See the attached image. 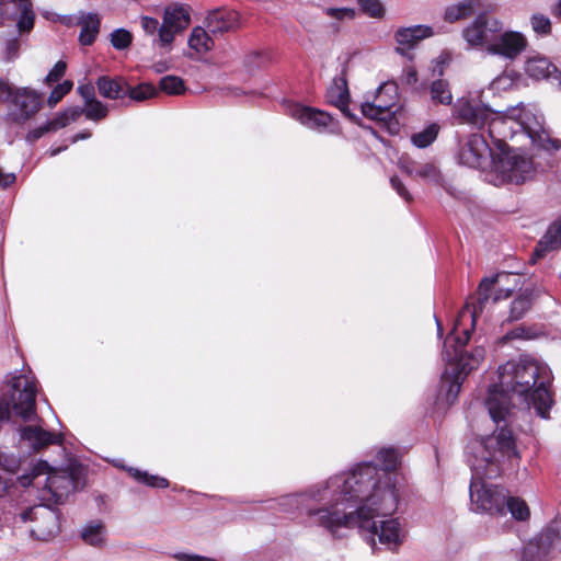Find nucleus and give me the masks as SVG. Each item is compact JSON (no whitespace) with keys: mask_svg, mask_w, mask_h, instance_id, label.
Masks as SVG:
<instances>
[{"mask_svg":"<svg viewBox=\"0 0 561 561\" xmlns=\"http://www.w3.org/2000/svg\"><path fill=\"white\" fill-rule=\"evenodd\" d=\"M377 470L367 465L348 477H332L323 485L307 493L285 497L286 504L298 507L312 501L319 507L307 506L309 523L340 537V529L357 528L376 552L380 543L389 551H398L407 533L398 518L377 522L391 515L398 506V492L389 483L377 489Z\"/></svg>","mask_w":561,"mask_h":561,"instance_id":"f257e3e1","label":"nucleus"},{"mask_svg":"<svg viewBox=\"0 0 561 561\" xmlns=\"http://www.w3.org/2000/svg\"><path fill=\"white\" fill-rule=\"evenodd\" d=\"M550 379L548 367L527 355L500 366L499 385L489 388L485 400L491 419L496 424L510 420L512 409V402L507 394L510 391L524 397L537 414L546 419L552 404L547 388Z\"/></svg>","mask_w":561,"mask_h":561,"instance_id":"f03ea898","label":"nucleus"},{"mask_svg":"<svg viewBox=\"0 0 561 561\" xmlns=\"http://www.w3.org/2000/svg\"><path fill=\"white\" fill-rule=\"evenodd\" d=\"M474 454L469 459L472 469L470 484L471 508L474 512H488L492 515H504L506 492L499 485L488 484L484 479L501 474L505 462L518 465L519 453L515 438L506 426L497 428L481 442L472 444Z\"/></svg>","mask_w":561,"mask_h":561,"instance_id":"7ed1b4c3","label":"nucleus"},{"mask_svg":"<svg viewBox=\"0 0 561 561\" xmlns=\"http://www.w3.org/2000/svg\"><path fill=\"white\" fill-rule=\"evenodd\" d=\"M499 279V275L485 277L480 282L477 291V302H467L463 309L459 312L455 322L451 334L455 340L454 354L448 351V360L456 362V374L449 383L446 393V399L454 402L458 397L461 383L465 377L473 369L478 368L485 355V350L481 346L476 347L471 353H463V347L470 340L471 332L474 329L477 317L482 312L485 304L490 299L491 291Z\"/></svg>","mask_w":561,"mask_h":561,"instance_id":"20e7f679","label":"nucleus"},{"mask_svg":"<svg viewBox=\"0 0 561 561\" xmlns=\"http://www.w3.org/2000/svg\"><path fill=\"white\" fill-rule=\"evenodd\" d=\"M507 116L511 121L518 123L539 148L547 151H558L561 148V141L552 138L546 130L543 115L535 104L520 103L510 107Z\"/></svg>","mask_w":561,"mask_h":561,"instance_id":"39448f33","label":"nucleus"},{"mask_svg":"<svg viewBox=\"0 0 561 561\" xmlns=\"http://www.w3.org/2000/svg\"><path fill=\"white\" fill-rule=\"evenodd\" d=\"M47 474L44 481V490H47L49 496H43L44 500L53 501L55 504H61L75 489V481L67 471H50L47 462L39 461L30 473L18 478L22 486H28L41 476Z\"/></svg>","mask_w":561,"mask_h":561,"instance_id":"423d86ee","label":"nucleus"},{"mask_svg":"<svg viewBox=\"0 0 561 561\" xmlns=\"http://www.w3.org/2000/svg\"><path fill=\"white\" fill-rule=\"evenodd\" d=\"M494 171L502 182L515 184L530 180L535 174L531 159L511 151L501 153L494 161Z\"/></svg>","mask_w":561,"mask_h":561,"instance_id":"0eeeda50","label":"nucleus"},{"mask_svg":"<svg viewBox=\"0 0 561 561\" xmlns=\"http://www.w3.org/2000/svg\"><path fill=\"white\" fill-rule=\"evenodd\" d=\"M485 12H480L473 22L462 31V35L470 46H483L489 53L496 33L504 28V24L501 20L486 15Z\"/></svg>","mask_w":561,"mask_h":561,"instance_id":"6e6552de","label":"nucleus"},{"mask_svg":"<svg viewBox=\"0 0 561 561\" xmlns=\"http://www.w3.org/2000/svg\"><path fill=\"white\" fill-rule=\"evenodd\" d=\"M20 517L23 522H35V525L31 531L39 540L50 539L56 534H58L60 528L58 511L49 506H35L22 512Z\"/></svg>","mask_w":561,"mask_h":561,"instance_id":"1a4fd4ad","label":"nucleus"},{"mask_svg":"<svg viewBox=\"0 0 561 561\" xmlns=\"http://www.w3.org/2000/svg\"><path fill=\"white\" fill-rule=\"evenodd\" d=\"M398 101V88L396 83L388 82L379 87L373 102H364L360 105L365 117L375 121H386L393 113L392 107Z\"/></svg>","mask_w":561,"mask_h":561,"instance_id":"9d476101","label":"nucleus"},{"mask_svg":"<svg viewBox=\"0 0 561 561\" xmlns=\"http://www.w3.org/2000/svg\"><path fill=\"white\" fill-rule=\"evenodd\" d=\"M191 22L188 9L183 5H172L165 9L163 21L159 27V45L170 46L178 33L184 31Z\"/></svg>","mask_w":561,"mask_h":561,"instance_id":"9b49d317","label":"nucleus"},{"mask_svg":"<svg viewBox=\"0 0 561 561\" xmlns=\"http://www.w3.org/2000/svg\"><path fill=\"white\" fill-rule=\"evenodd\" d=\"M434 31L428 25L417 24L411 26H400L393 34L397 44L396 51L409 59L413 58L412 50L424 39L432 37Z\"/></svg>","mask_w":561,"mask_h":561,"instance_id":"f8f14e48","label":"nucleus"},{"mask_svg":"<svg viewBox=\"0 0 561 561\" xmlns=\"http://www.w3.org/2000/svg\"><path fill=\"white\" fill-rule=\"evenodd\" d=\"M12 103L14 110L10 113V117L13 122L23 124L41 110L43 95L27 88L15 89Z\"/></svg>","mask_w":561,"mask_h":561,"instance_id":"ddd939ff","label":"nucleus"},{"mask_svg":"<svg viewBox=\"0 0 561 561\" xmlns=\"http://www.w3.org/2000/svg\"><path fill=\"white\" fill-rule=\"evenodd\" d=\"M526 36L517 31H501L496 33L493 44L489 48L492 55H499L505 59H516L527 48Z\"/></svg>","mask_w":561,"mask_h":561,"instance_id":"4468645a","label":"nucleus"},{"mask_svg":"<svg viewBox=\"0 0 561 561\" xmlns=\"http://www.w3.org/2000/svg\"><path fill=\"white\" fill-rule=\"evenodd\" d=\"M491 115V110L480 103L461 98L453 106V116L460 124L471 125L473 128L482 129Z\"/></svg>","mask_w":561,"mask_h":561,"instance_id":"2eb2a0df","label":"nucleus"},{"mask_svg":"<svg viewBox=\"0 0 561 561\" xmlns=\"http://www.w3.org/2000/svg\"><path fill=\"white\" fill-rule=\"evenodd\" d=\"M490 157V147L484 137L479 134H472L461 146L458 159L459 162L469 168H480Z\"/></svg>","mask_w":561,"mask_h":561,"instance_id":"dca6fc26","label":"nucleus"},{"mask_svg":"<svg viewBox=\"0 0 561 561\" xmlns=\"http://www.w3.org/2000/svg\"><path fill=\"white\" fill-rule=\"evenodd\" d=\"M377 459L382 465V468L380 470L371 462H365V463L358 465L351 472L341 473V474H337L336 477H345L346 478V477L353 474L354 472L358 471L359 469H362L364 466L370 465V466L375 467L377 470V480H378L377 489H380L382 491L386 488V484L389 483L394 490H397L389 471L394 470L399 463L398 453L393 448H385V449L379 450V453L377 455Z\"/></svg>","mask_w":561,"mask_h":561,"instance_id":"f3484780","label":"nucleus"},{"mask_svg":"<svg viewBox=\"0 0 561 561\" xmlns=\"http://www.w3.org/2000/svg\"><path fill=\"white\" fill-rule=\"evenodd\" d=\"M288 114L306 127L318 131L329 128L333 121L329 113L301 104L290 105Z\"/></svg>","mask_w":561,"mask_h":561,"instance_id":"a211bd4d","label":"nucleus"},{"mask_svg":"<svg viewBox=\"0 0 561 561\" xmlns=\"http://www.w3.org/2000/svg\"><path fill=\"white\" fill-rule=\"evenodd\" d=\"M400 169L411 178L422 179L428 183L443 186L444 178L439 169L432 162H416L407 157H402L399 161Z\"/></svg>","mask_w":561,"mask_h":561,"instance_id":"6ab92c4d","label":"nucleus"},{"mask_svg":"<svg viewBox=\"0 0 561 561\" xmlns=\"http://www.w3.org/2000/svg\"><path fill=\"white\" fill-rule=\"evenodd\" d=\"M492 7L490 4L484 5L481 0H463L447 7L444 13V19L449 23H454L468 19L473 14L478 15L482 11H490Z\"/></svg>","mask_w":561,"mask_h":561,"instance_id":"aec40b11","label":"nucleus"},{"mask_svg":"<svg viewBox=\"0 0 561 561\" xmlns=\"http://www.w3.org/2000/svg\"><path fill=\"white\" fill-rule=\"evenodd\" d=\"M21 438L27 440L35 450H39L49 445H60L64 440L62 434L45 431L41 426L22 427Z\"/></svg>","mask_w":561,"mask_h":561,"instance_id":"412c9836","label":"nucleus"},{"mask_svg":"<svg viewBox=\"0 0 561 561\" xmlns=\"http://www.w3.org/2000/svg\"><path fill=\"white\" fill-rule=\"evenodd\" d=\"M95 87L99 94L108 100L123 99L129 92V83L123 77L101 76L96 79Z\"/></svg>","mask_w":561,"mask_h":561,"instance_id":"4be33fe9","label":"nucleus"},{"mask_svg":"<svg viewBox=\"0 0 561 561\" xmlns=\"http://www.w3.org/2000/svg\"><path fill=\"white\" fill-rule=\"evenodd\" d=\"M237 20V12L225 9H217L207 15L206 23L209 32L216 34L230 31L236 25Z\"/></svg>","mask_w":561,"mask_h":561,"instance_id":"5701e85b","label":"nucleus"},{"mask_svg":"<svg viewBox=\"0 0 561 561\" xmlns=\"http://www.w3.org/2000/svg\"><path fill=\"white\" fill-rule=\"evenodd\" d=\"M327 96L331 104L335 105L344 114L348 115L347 105L350 93L344 73L336 76L333 79L332 84L328 88Z\"/></svg>","mask_w":561,"mask_h":561,"instance_id":"b1692460","label":"nucleus"},{"mask_svg":"<svg viewBox=\"0 0 561 561\" xmlns=\"http://www.w3.org/2000/svg\"><path fill=\"white\" fill-rule=\"evenodd\" d=\"M561 248V220L552 222L539 240L534 254L542 257L546 253Z\"/></svg>","mask_w":561,"mask_h":561,"instance_id":"393cba45","label":"nucleus"},{"mask_svg":"<svg viewBox=\"0 0 561 561\" xmlns=\"http://www.w3.org/2000/svg\"><path fill=\"white\" fill-rule=\"evenodd\" d=\"M525 72L535 80H543L553 76L557 67L547 57L533 56L525 62Z\"/></svg>","mask_w":561,"mask_h":561,"instance_id":"a878e982","label":"nucleus"},{"mask_svg":"<svg viewBox=\"0 0 561 561\" xmlns=\"http://www.w3.org/2000/svg\"><path fill=\"white\" fill-rule=\"evenodd\" d=\"M79 24L81 25L79 42L82 45H91L100 32L101 21L99 15L89 13L79 22Z\"/></svg>","mask_w":561,"mask_h":561,"instance_id":"bb28decb","label":"nucleus"},{"mask_svg":"<svg viewBox=\"0 0 561 561\" xmlns=\"http://www.w3.org/2000/svg\"><path fill=\"white\" fill-rule=\"evenodd\" d=\"M507 119H510L507 110L504 113L491 111L485 126H488L489 136L495 141L503 140L506 137L505 125Z\"/></svg>","mask_w":561,"mask_h":561,"instance_id":"cd10ccee","label":"nucleus"},{"mask_svg":"<svg viewBox=\"0 0 561 561\" xmlns=\"http://www.w3.org/2000/svg\"><path fill=\"white\" fill-rule=\"evenodd\" d=\"M430 95L434 104L450 105L453 102V93L449 83L445 80H434L430 85Z\"/></svg>","mask_w":561,"mask_h":561,"instance_id":"c85d7f7f","label":"nucleus"},{"mask_svg":"<svg viewBox=\"0 0 561 561\" xmlns=\"http://www.w3.org/2000/svg\"><path fill=\"white\" fill-rule=\"evenodd\" d=\"M214 42L203 27H194L190 38L188 46L197 53H206L211 49Z\"/></svg>","mask_w":561,"mask_h":561,"instance_id":"c756f323","label":"nucleus"},{"mask_svg":"<svg viewBox=\"0 0 561 561\" xmlns=\"http://www.w3.org/2000/svg\"><path fill=\"white\" fill-rule=\"evenodd\" d=\"M82 112L83 111L81 107L72 106L58 113L51 121L48 122L51 131L64 128L71 122H76L82 115Z\"/></svg>","mask_w":561,"mask_h":561,"instance_id":"7c9ffc66","label":"nucleus"},{"mask_svg":"<svg viewBox=\"0 0 561 561\" xmlns=\"http://www.w3.org/2000/svg\"><path fill=\"white\" fill-rule=\"evenodd\" d=\"M533 306L531 294L523 293L517 296L511 304L510 317L511 321L522 319Z\"/></svg>","mask_w":561,"mask_h":561,"instance_id":"2f4dec72","label":"nucleus"},{"mask_svg":"<svg viewBox=\"0 0 561 561\" xmlns=\"http://www.w3.org/2000/svg\"><path fill=\"white\" fill-rule=\"evenodd\" d=\"M81 537L88 545L100 547L104 543V526L101 523L87 525Z\"/></svg>","mask_w":561,"mask_h":561,"instance_id":"473e14b6","label":"nucleus"},{"mask_svg":"<svg viewBox=\"0 0 561 561\" xmlns=\"http://www.w3.org/2000/svg\"><path fill=\"white\" fill-rule=\"evenodd\" d=\"M127 471L136 481L145 483V484H147L149 486L161 488V489H164V488L169 486L168 480L162 478V477L152 476V474H149L146 471H141V470L136 469V468H128Z\"/></svg>","mask_w":561,"mask_h":561,"instance_id":"72a5a7b5","label":"nucleus"},{"mask_svg":"<svg viewBox=\"0 0 561 561\" xmlns=\"http://www.w3.org/2000/svg\"><path fill=\"white\" fill-rule=\"evenodd\" d=\"M506 508L517 520H526L530 516V511L527 503L520 497H510L506 494L505 510Z\"/></svg>","mask_w":561,"mask_h":561,"instance_id":"f704fd0d","label":"nucleus"},{"mask_svg":"<svg viewBox=\"0 0 561 561\" xmlns=\"http://www.w3.org/2000/svg\"><path fill=\"white\" fill-rule=\"evenodd\" d=\"M20 15L16 22L18 31L23 33H30L35 23V12L33 10V3L31 5L22 4L18 7Z\"/></svg>","mask_w":561,"mask_h":561,"instance_id":"c9c22d12","label":"nucleus"},{"mask_svg":"<svg viewBox=\"0 0 561 561\" xmlns=\"http://www.w3.org/2000/svg\"><path fill=\"white\" fill-rule=\"evenodd\" d=\"M81 110L83 111L82 114H84L88 119L94 122L104 119L108 114L107 105L98 99L84 104V107Z\"/></svg>","mask_w":561,"mask_h":561,"instance_id":"e433bc0d","label":"nucleus"},{"mask_svg":"<svg viewBox=\"0 0 561 561\" xmlns=\"http://www.w3.org/2000/svg\"><path fill=\"white\" fill-rule=\"evenodd\" d=\"M540 331L536 325H518L507 332L502 340L507 342L512 340H534L539 335Z\"/></svg>","mask_w":561,"mask_h":561,"instance_id":"4c0bfd02","label":"nucleus"},{"mask_svg":"<svg viewBox=\"0 0 561 561\" xmlns=\"http://www.w3.org/2000/svg\"><path fill=\"white\" fill-rule=\"evenodd\" d=\"M438 126L436 124H432L420 133L413 134L411 139L413 145L417 148H425L430 146L438 135Z\"/></svg>","mask_w":561,"mask_h":561,"instance_id":"58836bf2","label":"nucleus"},{"mask_svg":"<svg viewBox=\"0 0 561 561\" xmlns=\"http://www.w3.org/2000/svg\"><path fill=\"white\" fill-rule=\"evenodd\" d=\"M157 94L156 88L150 83H140L137 87L129 85V92L127 96L130 100L141 102L147 99H150Z\"/></svg>","mask_w":561,"mask_h":561,"instance_id":"ea45409f","label":"nucleus"},{"mask_svg":"<svg viewBox=\"0 0 561 561\" xmlns=\"http://www.w3.org/2000/svg\"><path fill=\"white\" fill-rule=\"evenodd\" d=\"M360 10L370 18L382 19L386 9L380 0H357Z\"/></svg>","mask_w":561,"mask_h":561,"instance_id":"a19ab883","label":"nucleus"},{"mask_svg":"<svg viewBox=\"0 0 561 561\" xmlns=\"http://www.w3.org/2000/svg\"><path fill=\"white\" fill-rule=\"evenodd\" d=\"M159 87L168 94H181L185 90L183 80L176 76L161 78Z\"/></svg>","mask_w":561,"mask_h":561,"instance_id":"79ce46f5","label":"nucleus"},{"mask_svg":"<svg viewBox=\"0 0 561 561\" xmlns=\"http://www.w3.org/2000/svg\"><path fill=\"white\" fill-rule=\"evenodd\" d=\"M133 36L125 28H117L111 34V44L116 49H125L131 44Z\"/></svg>","mask_w":561,"mask_h":561,"instance_id":"37998d69","label":"nucleus"},{"mask_svg":"<svg viewBox=\"0 0 561 561\" xmlns=\"http://www.w3.org/2000/svg\"><path fill=\"white\" fill-rule=\"evenodd\" d=\"M73 87V83L70 80H65L62 83H59L49 94L47 103L50 107L57 105V103L68 94Z\"/></svg>","mask_w":561,"mask_h":561,"instance_id":"c03bdc74","label":"nucleus"},{"mask_svg":"<svg viewBox=\"0 0 561 561\" xmlns=\"http://www.w3.org/2000/svg\"><path fill=\"white\" fill-rule=\"evenodd\" d=\"M531 27L539 35H547L551 32V21L543 14H534L530 19Z\"/></svg>","mask_w":561,"mask_h":561,"instance_id":"a18cd8bd","label":"nucleus"},{"mask_svg":"<svg viewBox=\"0 0 561 561\" xmlns=\"http://www.w3.org/2000/svg\"><path fill=\"white\" fill-rule=\"evenodd\" d=\"M323 12L325 15L337 20H353L356 15L355 10L352 8H324Z\"/></svg>","mask_w":561,"mask_h":561,"instance_id":"49530a36","label":"nucleus"},{"mask_svg":"<svg viewBox=\"0 0 561 561\" xmlns=\"http://www.w3.org/2000/svg\"><path fill=\"white\" fill-rule=\"evenodd\" d=\"M67 65L65 61L59 60L54 68L48 72V75L45 78V81L47 84H51L54 82L59 81L65 72H66Z\"/></svg>","mask_w":561,"mask_h":561,"instance_id":"de8ad7c7","label":"nucleus"},{"mask_svg":"<svg viewBox=\"0 0 561 561\" xmlns=\"http://www.w3.org/2000/svg\"><path fill=\"white\" fill-rule=\"evenodd\" d=\"M80 96L84 100V104L95 100V87L91 82L81 83L77 89Z\"/></svg>","mask_w":561,"mask_h":561,"instance_id":"09e8293b","label":"nucleus"},{"mask_svg":"<svg viewBox=\"0 0 561 561\" xmlns=\"http://www.w3.org/2000/svg\"><path fill=\"white\" fill-rule=\"evenodd\" d=\"M390 184L404 201H412V195L398 176H391Z\"/></svg>","mask_w":561,"mask_h":561,"instance_id":"8fccbe9b","label":"nucleus"},{"mask_svg":"<svg viewBox=\"0 0 561 561\" xmlns=\"http://www.w3.org/2000/svg\"><path fill=\"white\" fill-rule=\"evenodd\" d=\"M20 43L18 38H12L5 43V59L12 60L18 57Z\"/></svg>","mask_w":561,"mask_h":561,"instance_id":"3c124183","label":"nucleus"},{"mask_svg":"<svg viewBox=\"0 0 561 561\" xmlns=\"http://www.w3.org/2000/svg\"><path fill=\"white\" fill-rule=\"evenodd\" d=\"M49 131H51V129L47 122L45 125L39 126V127L34 128L33 130L28 131V134L26 135V140L30 142H34Z\"/></svg>","mask_w":561,"mask_h":561,"instance_id":"603ef678","label":"nucleus"},{"mask_svg":"<svg viewBox=\"0 0 561 561\" xmlns=\"http://www.w3.org/2000/svg\"><path fill=\"white\" fill-rule=\"evenodd\" d=\"M141 26L144 31L150 35L154 34L156 31L159 32V22L157 19L150 16L141 18Z\"/></svg>","mask_w":561,"mask_h":561,"instance_id":"864d4df0","label":"nucleus"},{"mask_svg":"<svg viewBox=\"0 0 561 561\" xmlns=\"http://www.w3.org/2000/svg\"><path fill=\"white\" fill-rule=\"evenodd\" d=\"M0 467L5 469L7 471L14 472L19 468V460L13 456L3 454Z\"/></svg>","mask_w":561,"mask_h":561,"instance_id":"5fc2aeb1","label":"nucleus"},{"mask_svg":"<svg viewBox=\"0 0 561 561\" xmlns=\"http://www.w3.org/2000/svg\"><path fill=\"white\" fill-rule=\"evenodd\" d=\"M173 557L178 561H217V560L208 558V557H203V556H198V554L183 553V552L175 553Z\"/></svg>","mask_w":561,"mask_h":561,"instance_id":"6e6d98bb","label":"nucleus"},{"mask_svg":"<svg viewBox=\"0 0 561 561\" xmlns=\"http://www.w3.org/2000/svg\"><path fill=\"white\" fill-rule=\"evenodd\" d=\"M14 92L15 90H13L8 83L5 82H0V100L1 101H4V102H8V101H13V98H14Z\"/></svg>","mask_w":561,"mask_h":561,"instance_id":"4d7b16f0","label":"nucleus"},{"mask_svg":"<svg viewBox=\"0 0 561 561\" xmlns=\"http://www.w3.org/2000/svg\"><path fill=\"white\" fill-rule=\"evenodd\" d=\"M264 59V55L261 51H254L247 56V65L248 66H260L261 61Z\"/></svg>","mask_w":561,"mask_h":561,"instance_id":"13d9d810","label":"nucleus"},{"mask_svg":"<svg viewBox=\"0 0 561 561\" xmlns=\"http://www.w3.org/2000/svg\"><path fill=\"white\" fill-rule=\"evenodd\" d=\"M15 181V175L13 173H3L0 169V186L7 187L10 186Z\"/></svg>","mask_w":561,"mask_h":561,"instance_id":"bf43d9fd","label":"nucleus"},{"mask_svg":"<svg viewBox=\"0 0 561 561\" xmlns=\"http://www.w3.org/2000/svg\"><path fill=\"white\" fill-rule=\"evenodd\" d=\"M417 81V73L413 67L407 68V83L413 84Z\"/></svg>","mask_w":561,"mask_h":561,"instance_id":"052dcab7","label":"nucleus"},{"mask_svg":"<svg viewBox=\"0 0 561 561\" xmlns=\"http://www.w3.org/2000/svg\"><path fill=\"white\" fill-rule=\"evenodd\" d=\"M91 137V131L89 130H85V131H81V133H78L76 134L72 138H71V142L72 144H76L77 141L79 140H83V139H88Z\"/></svg>","mask_w":561,"mask_h":561,"instance_id":"680f3d73","label":"nucleus"},{"mask_svg":"<svg viewBox=\"0 0 561 561\" xmlns=\"http://www.w3.org/2000/svg\"><path fill=\"white\" fill-rule=\"evenodd\" d=\"M8 489H9L8 481L3 477L0 476V497L5 495V493L8 492Z\"/></svg>","mask_w":561,"mask_h":561,"instance_id":"e2e57ef3","label":"nucleus"},{"mask_svg":"<svg viewBox=\"0 0 561 561\" xmlns=\"http://www.w3.org/2000/svg\"><path fill=\"white\" fill-rule=\"evenodd\" d=\"M512 291L511 290H500L493 298V301L496 302L497 300L500 299H505V298H508L511 296Z\"/></svg>","mask_w":561,"mask_h":561,"instance_id":"0e129e2a","label":"nucleus"},{"mask_svg":"<svg viewBox=\"0 0 561 561\" xmlns=\"http://www.w3.org/2000/svg\"><path fill=\"white\" fill-rule=\"evenodd\" d=\"M11 1L14 2L16 4V7H20L22 4H26V5H31L32 4L31 0H11Z\"/></svg>","mask_w":561,"mask_h":561,"instance_id":"69168bd1","label":"nucleus"},{"mask_svg":"<svg viewBox=\"0 0 561 561\" xmlns=\"http://www.w3.org/2000/svg\"><path fill=\"white\" fill-rule=\"evenodd\" d=\"M549 541H550L549 535L541 536V538H540V546H543V545H546Z\"/></svg>","mask_w":561,"mask_h":561,"instance_id":"338daca9","label":"nucleus"},{"mask_svg":"<svg viewBox=\"0 0 561 561\" xmlns=\"http://www.w3.org/2000/svg\"><path fill=\"white\" fill-rule=\"evenodd\" d=\"M554 14L559 18H561V0H559L558 4H557V8H556V11H554Z\"/></svg>","mask_w":561,"mask_h":561,"instance_id":"774afa93","label":"nucleus"}]
</instances>
